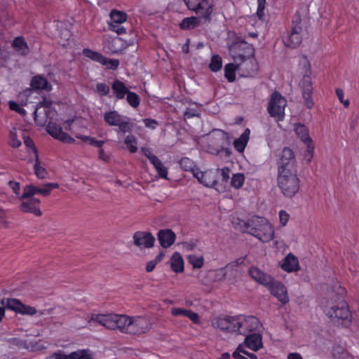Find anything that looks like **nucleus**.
I'll list each match as a JSON object with an SVG mask.
<instances>
[{
    "mask_svg": "<svg viewBox=\"0 0 359 359\" xmlns=\"http://www.w3.org/2000/svg\"><path fill=\"white\" fill-rule=\"evenodd\" d=\"M290 215L286 210H280L278 212V222L280 227L286 226L288 222L290 221Z\"/></svg>",
    "mask_w": 359,
    "mask_h": 359,
    "instance_id": "4d7b16f0",
    "label": "nucleus"
},
{
    "mask_svg": "<svg viewBox=\"0 0 359 359\" xmlns=\"http://www.w3.org/2000/svg\"><path fill=\"white\" fill-rule=\"evenodd\" d=\"M103 118L108 125L118 126L122 131H126L128 126L127 118L121 116L115 110L104 112Z\"/></svg>",
    "mask_w": 359,
    "mask_h": 359,
    "instance_id": "dca6fc26",
    "label": "nucleus"
},
{
    "mask_svg": "<svg viewBox=\"0 0 359 359\" xmlns=\"http://www.w3.org/2000/svg\"><path fill=\"white\" fill-rule=\"evenodd\" d=\"M83 54L85 57L90 58V60L95 61L97 62H100L101 60L102 59V55L100 54L98 52L93 51L90 49H84L83 50Z\"/></svg>",
    "mask_w": 359,
    "mask_h": 359,
    "instance_id": "6e6d98bb",
    "label": "nucleus"
},
{
    "mask_svg": "<svg viewBox=\"0 0 359 359\" xmlns=\"http://www.w3.org/2000/svg\"><path fill=\"white\" fill-rule=\"evenodd\" d=\"M300 66L304 72L302 80L299 83L302 93L313 92L312 81L311 78V69L309 59L306 56H302L299 61Z\"/></svg>",
    "mask_w": 359,
    "mask_h": 359,
    "instance_id": "ddd939ff",
    "label": "nucleus"
},
{
    "mask_svg": "<svg viewBox=\"0 0 359 359\" xmlns=\"http://www.w3.org/2000/svg\"><path fill=\"white\" fill-rule=\"evenodd\" d=\"M324 312L338 325L348 326L351 322V314L348 306L341 299L335 302H327Z\"/></svg>",
    "mask_w": 359,
    "mask_h": 359,
    "instance_id": "7ed1b4c3",
    "label": "nucleus"
},
{
    "mask_svg": "<svg viewBox=\"0 0 359 359\" xmlns=\"http://www.w3.org/2000/svg\"><path fill=\"white\" fill-rule=\"evenodd\" d=\"M245 262L244 257H240L234 262H231L226 264L224 269L226 272L227 279H233L240 273L241 265Z\"/></svg>",
    "mask_w": 359,
    "mask_h": 359,
    "instance_id": "c756f323",
    "label": "nucleus"
},
{
    "mask_svg": "<svg viewBox=\"0 0 359 359\" xmlns=\"http://www.w3.org/2000/svg\"><path fill=\"white\" fill-rule=\"evenodd\" d=\"M194 176L198 182L206 187H214L217 184L216 174L212 170L203 172L198 169L194 170Z\"/></svg>",
    "mask_w": 359,
    "mask_h": 359,
    "instance_id": "b1692460",
    "label": "nucleus"
},
{
    "mask_svg": "<svg viewBox=\"0 0 359 359\" xmlns=\"http://www.w3.org/2000/svg\"><path fill=\"white\" fill-rule=\"evenodd\" d=\"M238 65V72L242 76H252L258 72L259 66L257 60L253 56L248 57L236 63Z\"/></svg>",
    "mask_w": 359,
    "mask_h": 359,
    "instance_id": "4468645a",
    "label": "nucleus"
},
{
    "mask_svg": "<svg viewBox=\"0 0 359 359\" xmlns=\"http://www.w3.org/2000/svg\"><path fill=\"white\" fill-rule=\"evenodd\" d=\"M302 27L299 25H295L292 31L283 37V43L285 46L294 48L302 42Z\"/></svg>",
    "mask_w": 359,
    "mask_h": 359,
    "instance_id": "6ab92c4d",
    "label": "nucleus"
},
{
    "mask_svg": "<svg viewBox=\"0 0 359 359\" xmlns=\"http://www.w3.org/2000/svg\"><path fill=\"white\" fill-rule=\"evenodd\" d=\"M238 316H224L217 318L214 323L215 326L217 328L230 332H238L239 325Z\"/></svg>",
    "mask_w": 359,
    "mask_h": 359,
    "instance_id": "2eb2a0df",
    "label": "nucleus"
},
{
    "mask_svg": "<svg viewBox=\"0 0 359 359\" xmlns=\"http://www.w3.org/2000/svg\"><path fill=\"white\" fill-rule=\"evenodd\" d=\"M111 22L113 24H122L127 20V15L123 11L113 10L110 13Z\"/></svg>",
    "mask_w": 359,
    "mask_h": 359,
    "instance_id": "a18cd8bd",
    "label": "nucleus"
},
{
    "mask_svg": "<svg viewBox=\"0 0 359 359\" xmlns=\"http://www.w3.org/2000/svg\"><path fill=\"white\" fill-rule=\"evenodd\" d=\"M250 130L249 128H246L241 135L238 139L235 140L233 146L237 151L240 153H243L250 139Z\"/></svg>",
    "mask_w": 359,
    "mask_h": 359,
    "instance_id": "e433bc0d",
    "label": "nucleus"
},
{
    "mask_svg": "<svg viewBox=\"0 0 359 359\" xmlns=\"http://www.w3.org/2000/svg\"><path fill=\"white\" fill-rule=\"evenodd\" d=\"M232 356L235 359H257L256 355L249 353L244 349L243 344H239L238 346L236 351L232 353Z\"/></svg>",
    "mask_w": 359,
    "mask_h": 359,
    "instance_id": "79ce46f5",
    "label": "nucleus"
},
{
    "mask_svg": "<svg viewBox=\"0 0 359 359\" xmlns=\"http://www.w3.org/2000/svg\"><path fill=\"white\" fill-rule=\"evenodd\" d=\"M249 273L252 279L257 283L268 287L273 280V277L262 271L257 267L252 266L249 269Z\"/></svg>",
    "mask_w": 359,
    "mask_h": 359,
    "instance_id": "393cba45",
    "label": "nucleus"
},
{
    "mask_svg": "<svg viewBox=\"0 0 359 359\" xmlns=\"http://www.w3.org/2000/svg\"><path fill=\"white\" fill-rule=\"evenodd\" d=\"M96 89L98 93L102 96L107 95L110 90L109 86L104 83H98L96 85Z\"/></svg>",
    "mask_w": 359,
    "mask_h": 359,
    "instance_id": "0e129e2a",
    "label": "nucleus"
},
{
    "mask_svg": "<svg viewBox=\"0 0 359 359\" xmlns=\"http://www.w3.org/2000/svg\"><path fill=\"white\" fill-rule=\"evenodd\" d=\"M123 315L115 313H92L87 318V325L92 328L96 325H101L108 329H118L121 331Z\"/></svg>",
    "mask_w": 359,
    "mask_h": 359,
    "instance_id": "39448f33",
    "label": "nucleus"
},
{
    "mask_svg": "<svg viewBox=\"0 0 359 359\" xmlns=\"http://www.w3.org/2000/svg\"><path fill=\"white\" fill-rule=\"evenodd\" d=\"M8 185L10 188L12 189L13 193L16 195V196L20 199L23 200L26 198H22V194H20V184L19 182H15V181H10L8 182Z\"/></svg>",
    "mask_w": 359,
    "mask_h": 359,
    "instance_id": "680f3d73",
    "label": "nucleus"
},
{
    "mask_svg": "<svg viewBox=\"0 0 359 359\" xmlns=\"http://www.w3.org/2000/svg\"><path fill=\"white\" fill-rule=\"evenodd\" d=\"M25 139V132L20 128H13L9 133V145L13 148H18L22 144Z\"/></svg>",
    "mask_w": 359,
    "mask_h": 359,
    "instance_id": "2f4dec72",
    "label": "nucleus"
},
{
    "mask_svg": "<svg viewBox=\"0 0 359 359\" xmlns=\"http://www.w3.org/2000/svg\"><path fill=\"white\" fill-rule=\"evenodd\" d=\"M271 294L276 297L282 304H285L289 302V296L286 287L280 282L276 281L274 279L267 287Z\"/></svg>",
    "mask_w": 359,
    "mask_h": 359,
    "instance_id": "f3484780",
    "label": "nucleus"
},
{
    "mask_svg": "<svg viewBox=\"0 0 359 359\" xmlns=\"http://www.w3.org/2000/svg\"><path fill=\"white\" fill-rule=\"evenodd\" d=\"M188 260L194 269H201L204 264V258L202 255H191L188 257Z\"/></svg>",
    "mask_w": 359,
    "mask_h": 359,
    "instance_id": "8fccbe9b",
    "label": "nucleus"
},
{
    "mask_svg": "<svg viewBox=\"0 0 359 359\" xmlns=\"http://www.w3.org/2000/svg\"><path fill=\"white\" fill-rule=\"evenodd\" d=\"M306 147V149L303 152V160L306 163H310L314 156L315 146L313 141L304 144Z\"/></svg>",
    "mask_w": 359,
    "mask_h": 359,
    "instance_id": "49530a36",
    "label": "nucleus"
},
{
    "mask_svg": "<svg viewBox=\"0 0 359 359\" xmlns=\"http://www.w3.org/2000/svg\"><path fill=\"white\" fill-rule=\"evenodd\" d=\"M34 118L39 127L46 126V132L53 138L63 143L73 144L75 140L66 131L73 132V125L76 121L75 116L65 117L53 108L52 102L43 98L34 111Z\"/></svg>",
    "mask_w": 359,
    "mask_h": 359,
    "instance_id": "f257e3e1",
    "label": "nucleus"
},
{
    "mask_svg": "<svg viewBox=\"0 0 359 359\" xmlns=\"http://www.w3.org/2000/svg\"><path fill=\"white\" fill-rule=\"evenodd\" d=\"M278 185L283 194L287 198H292L298 193L300 189V180L297 176V171L283 170L278 172Z\"/></svg>",
    "mask_w": 359,
    "mask_h": 359,
    "instance_id": "20e7f679",
    "label": "nucleus"
},
{
    "mask_svg": "<svg viewBox=\"0 0 359 359\" xmlns=\"http://www.w3.org/2000/svg\"><path fill=\"white\" fill-rule=\"evenodd\" d=\"M165 253L163 251H161L156 256V257L152 259V260H150L149 262H148L146 264V271L147 272H151L154 271V269H155L156 266L160 263L161 262H162L163 260V259L165 258Z\"/></svg>",
    "mask_w": 359,
    "mask_h": 359,
    "instance_id": "09e8293b",
    "label": "nucleus"
},
{
    "mask_svg": "<svg viewBox=\"0 0 359 359\" xmlns=\"http://www.w3.org/2000/svg\"><path fill=\"white\" fill-rule=\"evenodd\" d=\"M142 151L154 166L158 176L163 179H168V170L159 158L148 148H142Z\"/></svg>",
    "mask_w": 359,
    "mask_h": 359,
    "instance_id": "aec40b11",
    "label": "nucleus"
},
{
    "mask_svg": "<svg viewBox=\"0 0 359 359\" xmlns=\"http://www.w3.org/2000/svg\"><path fill=\"white\" fill-rule=\"evenodd\" d=\"M8 104L11 110L15 111L22 115H25L26 114V111L15 102L10 101Z\"/></svg>",
    "mask_w": 359,
    "mask_h": 359,
    "instance_id": "338daca9",
    "label": "nucleus"
},
{
    "mask_svg": "<svg viewBox=\"0 0 359 359\" xmlns=\"http://www.w3.org/2000/svg\"><path fill=\"white\" fill-rule=\"evenodd\" d=\"M238 72V65L234 62L229 63L224 67V76L229 82H233L236 79V72Z\"/></svg>",
    "mask_w": 359,
    "mask_h": 359,
    "instance_id": "37998d69",
    "label": "nucleus"
},
{
    "mask_svg": "<svg viewBox=\"0 0 359 359\" xmlns=\"http://www.w3.org/2000/svg\"><path fill=\"white\" fill-rule=\"evenodd\" d=\"M24 201L20 206V210L29 212L39 217L41 215L40 210V200L33 196L23 199Z\"/></svg>",
    "mask_w": 359,
    "mask_h": 359,
    "instance_id": "5701e85b",
    "label": "nucleus"
},
{
    "mask_svg": "<svg viewBox=\"0 0 359 359\" xmlns=\"http://www.w3.org/2000/svg\"><path fill=\"white\" fill-rule=\"evenodd\" d=\"M170 265L172 271L179 273L184 270V262L182 256L178 252H175L170 259Z\"/></svg>",
    "mask_w": 359,
    "mask_h": 359,
    "instance_id": "72a5a7b5",
    "label": "nucleus"
},
{
    "mask_svg": "<svg viewBox=\"0 0 359 359\" xmlns=\"http://www.w3.org/2000/svg\"><path fill=\"white\" fill-rule=\"evenodd\" d=\"M187 8L200 18L206 20H210V16L214 11V0H184Z\"/></svg>",
    "mask_w": 359,
    "mask_h": 359,
    "instance_id": "1a4fd4ad",
    "label": "nucleus"
},
{
    "mask_svg": "<svg viewBox=\"0 0 359 359\" xmlns=\"http://www.w3.org/2000/svg\"><path fill=\"white\" fill-rule=\"evenodd\" d=\"M312 93H313V92L302 93L304 105L308 109H311L314 106V102H313V100L312 97Z\"/></svg>",
    "mask_w": 359,
    "mask_h": 359,
    "instance_id": "052dcab7",
    "label": "nucleus"
},
{
    "mask_svg": "<svg viewBox=\"0 0 359 359\" xmlns=\"http://www.w3.org/2000/svg\"><path fill=\"white\" fill-rule=\"evenodd\" d=\"M170 312L171 314L175 317L185 316L187 317L194 324H201L199 315L190 309L175 307L171 309Z\"/></svg>",
    "mask_w": 359,
    "mask_h": 359,
    "instance_id": "c85d7f7f",
    "label": "nucleus"
},
{
    "mask_svg": "<svg viewBox=\"0 0 359 359\" xmlns=\"http://www.w3.org/2000/svg\"><path fill=\"white\" fill-rule=\"evenodd\" d=\"M175 239L176 235L170 229H162L158 233L159 243L164 248L170 247L175 243Z\"/></svg>",
    "mask_w": 359,
    "mask_h": 359,
    "instance_id": "cd10ccee",
    "label": "nucleus"
},
{
    "mask_svg": "<svg viewBox=\"0 0 359 359\" xmlns=\"http://www.w3.org/2000/svg\"><path fill=\"white\" fill-rule=\"evenodd\" d=\"M12 47L21 55H27L29 52V48L25 39L22 36L15 37L12 42Z\"/></svg>",
    "mask_w": 359,
    "mask_h": 359,
    "instance_id": "c9c22d12",
    "label": "nucleus"
},
{
    "mask_svg": "<svg viewBox=\"0 0 359 359\" xmlns=\"http://www.w3.org/2000/svg\"><path fill=\"white\" fill-rule=\"evenodd\" d=\"M142 151L154 166L158 176L163 179H168V170L159 158L148 148H142Z\"/></svg>",
    "mask_w": 359,
    "mask_h": 359,
    "instance_id": "412c9836",
    "label": "nucleus"
},
{
    "mask_svg": "<svg viewBox=\"0 0 359 359\" xmlns=\"http://www.w3.org/2000/svg\"><path fill=\"white\" fill-rule=\"evenodd\" d=\"M228 50L229 55L236 64L241 62L245 58L255 55L253 47L238 39H236L231 43H228Z\"/></svg>",
    "mask_w": 359,
    "mask_h": 359,
    "instance_id": "6e6552de",
    "label": "nucleus"
},
{
    "mask_svg": "<svg viewBox=\"0 0 359 359\" xmlns=\"http://www.w3.org/2000/svg\"><path fill=\"white\" fill-rule=\"evenodd\" d=\"M68 354H66L65 353L62 351H58L56 353H54L53 354L48 356L45 359H68Z\"/></svg>",
    "mask_w": 359,
    "mask_h": 359,
    "instance_id": "774afa93",
    "label": "nucleus"
},
{
    "mask_svg": "<svg viewBox=\"0 0 359 359\" xmlns=\"http://www.w3.org/2000/svg\"><path fill=\"white\" fill-rule=\"evenodd\" d=\"M278 172H281L283 170L294 171L296 168V160L294 154L290 148L285 147L280 154L278 161Z\"/></svg>",
    "mask_w": 359,
    "mask_h": 359,
    "instance_id": "9b49d317",
    "label": "nucleus"
},
{
    "mask_svg": "<svg viewBox=\"0 0 359 359\" xmlns=\"http://www.w3.org/2000/svg\"><path fill=\"white\" fill-rule=\"evenodd\" d=\"M31 86L34 89L45 90L50 91L52 89L51 85L47 79L41 75L34 76L31 81Z\"/></svg>",
    "mask_w": 359,
    "mask_h": 359,
    "instance_id": "4c0bfd02",
    "label": "nucleus"
},
{
    "mask_svg": "<svg viewBox=\"0 0 359 359\" xmlns=\"http://www.w3.org/2000/svg\"><path fill=\"white\" fill-rule=\"evenodd\" d=\"M242 344L244 345V349L247 347L253 351H257L263 346L262 337L259 333L248 334Z\"/></svg>",
    "mask_w": 359,
    "mask_h": 359,
    "instance_id": "bb28decb",
    "label": "nucleus"
},
{
    "mask_svg": "<svg viewBox=\"0 0 359 359\" xmlns=\"http://www.w3.org/2000/svg\"><path fill=\"white\" fill-rule=\"evenodd\" d=\"M1 304L3 307L0 306V323L5 316V309L27 316H34L38 313L35 307L24 304L18 299L4 298L1 300Z\"/></svg>",
    "mask_w": 359,
    "mask_h": 359,
    "instance_id": "0eeeda50",
    "label": "nucleus"
},
{
    "mask_svg": "<svg viewBox=\"0 0 359 359\" xmlns=\"http://www.w3.org/2000/svg\"><path fill=\"white\" fill-rule=\"evenodd\" d=\"M75 136L76 138L81 140L84 143L92 145L97 148H101L105 142L104 140H96L93 137L88 136V135H81L79 133H75Z\"/></svg>",
    "mask_w": 359,
    "mask_h": 359,
    "instance_id": "a19ab883",
    "label": "nucleus"
},
{
    "mask_svg": "<svg viewBox=\"0 0 359 359\" xmlns=\"http://www.w3.org/2000/svg\"><path fill=\"white\" fill-rule=\"evenodd\" d=\"M222 66V57L218 55H214L211 57L209 65L210 69L214 72H218Z\"/></svg>",
    "mask_w": 359,
    "mask_h": 359,
    "instance_id": "3c124183",
    "label": "nucleus"
},
{
    "mask_svg": "<svg viewBox=\"0 0 359 359\" xmlns=\"http://www.w3.org/2000/svg\"><path fill=\"white\" fill-rule=\"evenodd\" d=\"M294 131L303 144L313 142L309 135V130L304 124L297 123L294 125Z\"/></svg>",
    "mask_w": 359,
    "mask_h": 359,
    "instance_id": "473e14b6",
    "label": "nucleus"
},
{
    "mask_svg": "<svg viewBox=\"0 0 359 359\" xmlns=\"http://www.w3.org/2000/svg\"><path fill=\"white\" fill-rule=\"evenodd\" d=\"M239 325L238 333L241 334H245L254 330H259L262 325L259 319L255 316H245L243 315L238 316Z\"/></svg>",
    "mask_w": 359,
    "mask_h": 359,
    "instance_id": "f8f14e48",
    "label": "nucleus"
},
{
    "mask_svg": "<svg viewBox=\"0 0 359 359\" xmlns=\"http://www.w3.org/2000/svg\"><path fill=\"white\" fill-rule=\"evenodd\" d=\"M112 90L118 99H123L129 90L124 83L120 81H115L112 84Z\"/></svg>",
    "mask_w": 359,
    "mask_h": 359,
    "instance_id": "ea45409f",
    "label": "nucleus"
},
{
    "mask_svg": "<svg viewBox=\"0 0 359 359\" xmlns=\"http://www.w3.org/2000/svg\"><path fill=\"white\" fill-rule=\"evenodd\" d=\"M180 166L185 170H190L194 173V170L197 168H194V163L189 158H183L180 162Z\"/></svg>",
    "mask_w": 359,
    "mask_h": 359,
    "instance_id": "13d9d810",
    "label": "nucleus"
},
{
    "mask_svg": "<svg viewBox=\"0 0 359 359\" xmlns=\"http://www.w3.org/2000/svg\"><path fill=\"white\" fill-rule=\"evenodd\" d=\"M245 177L244 174L238 172L232 175L231 178V185L236 189H241L244 184Z\"/></svg>",
    "mask_w": 359,
    "mask_h": 359,
    "instance_id": "de8ad7c7",
    "label": "nucleus"
},
{
    "mask_svg": "<svg viewBox=\"0 0 359 359\" xmlns=\"http://www.w3.org/2000/svg\"><path fill=\"white\" fill-rule=\"evenodd\" d=\"M201 18L195 16L184 18L180 23V27L182 29H194L200 25Z\"/></svg>",
    "mask_w": 359,
    "mask_h": 359,
    "instance_id": "58836bf2",
    "label": "nucleus"
},
{
    "mask_svg": "<svg viewBox=\"0 0 359 359\" xmlns=\"http://www.w3.org/2000/svg\"><path fill=\"white\" fill-rule=\"evenodd\" d=\"M127 101L128 104L134 108H136L140 105L139 96L135 93L128 92L127 94Z\"/></svg>",
    "mask_w": 359,
    "mask_h": 359,
    "instance_id": "bf43d9fd",
    "label": "nucleus"
},
{
    "mask_svg": "<svg viewBox=\"0 0 359 359\" xmlns=\"http://www.w3.org/2000/svg\"><path fill=\"white\" fill-rule=\"evenodd\" d=\"M133 241L140 248H151L154 245L155 238L149 232L137 231L133 235Z\"/></svg>",
    "mask_w": 359,
    "mask_h": 359,
    "instance_id": "a211bd4d",
    "label": "nucleus"
},
{
    "mask_svg": "<svg viewBox=\"0 0 359 359\" xmlns=\"http://www.w3.org/2000/svg\"><path fill=\"white\" fill-rule=\"evenodd\" d=\"M123 323L121 326V332L130 334H140L148 331L151 323L150 320L144 316L130 317L123 315Z\"/></svg>",
    "mask_w": 359,
    "mask_h": 359,
    "instance_id": "423d86ee",
    "label": "nucleus"
},
{
    "mask_svg": "<svg viewBox=\"0 0 359 359\" xmlns=\"http://www.w3.org/2000/svg\"><path fill=\"white\" fill-rule=\"evenodd\" d=\"M257 10L256 12L257 16L259 19H262L264 16V9L266 6V0H257Z\"/></svg>",
    "mask_w": 359,
    "mask_h": 359,
    "instance_id": "e2e57ef3",
    "label": "nucleus"
},
{
    "mask_svg": "<svg viewBox=\"0 0 359 359\" xmlns=\"http://www.w3.org/2000/svg\"><path fill=\"white\" fill-rule=\"evenodd\" d=\"M119 25L120 24L109 23V29L118 34L126 33V29L123 26H121Z\"/></svg>",
    "mask_w": 359,
    "mask_h": 359,
    "instance_id": "69168bd1",
    "label": "nucleus"
},
{
    "mask_svg": "<svg viewBox=\"0 0 359 359\" xmlns=\"http://www.w3.org/2000/svg\"><path fill=\"white\" fill-rule=\"evenodd\" d=\"M68 359H93L92 353L88 349H81L68 354Z\"/></svg>",
    "mask_w": 359,
    "mask_h": 359,
    "instance_id": "c03bdc74",
    "label": "nucleus"
},
{
    "mask_svg": "<svg viewBox=\"0 0 359 359\" xmlns=\"http://www.w3.org/2000/svg\"><path fill=\"white\" fill-rule=\"evenodd\" d=\"M127 149L131 153H135L137 150V139L133 135H128L124 141Z\"/></svg>",
    "mask_w": 359,
    "mask_h": 359,
    "instance_id": "864d4df0",
    "label": "nucleus"
},
{
    "mask_svg": "<svg viewBox=\"0 0 359 359\" xmlns=\"http://www.w3.org/2000/svg\"><path fill=\"white\" fill-rule=\"evenodd\" d=\"M280 268L287 273L297 272L300 270L299 261L294 254L288 253L280 262Z\"/></svg>",
    "mask_w": 359,
    "mask_h": 359,
    "instance_id": "4be33fe9",
    "label": "nucleus"
},
{
    "mask_svg": "<svg viewBox=\"0 0 359 359\" xmlns=\"http://www.w3.org/2000/svg\"><path fill=\"white\" fill-rule=\"evenodd\" d=\"M23 140H24L25 145L27 148V152L29 154V158H30V156H32V158L38 156L39 153H38L36 148L34 146L33 141L29 138H26L25 137V139H23Z\"/></svg>",
    "mask_w": 359,
    "mask_h": 359,
    "instance_id": "603ef678",
    "label": "nucleus"
},
{
    "mask_svg": "<svg viewBox=\"0 0 359 359\" xmlns=\"http://www.w3.org/2000/svg\"><path fill=\"white\" fill-rule=\"evenodd\" d=\"M50 188L48 187L47 184L41 187H38L33 184H28L23 188L22 198H29L37 194L43 196H47L50 195Z\"/></svg>",
    "mask_w": 359,
    "mask_h": 359,
    "instance_id": "a878e982",
    "label": "nucleus"
},
{
    "mask_svg": "<svg viewBox=\"0 0 359 359\" xmlns=\"http://www.w3.org/2000/svg\"><path fill=\"white\" fill-rule=\"evenodd\" d=\"M286 105L285 99L280 93L275 92L271 95L267 110L272 117L276 118L278 121H281L284 118Z\"/></svg>",
    "mask_w": 359,
    "mask_h": 359,
    "instance_id": "9d476101",
    "label": "nucleus"
},
{
    "mask_svg": "<svg viewBox=\"0 0 359 359\" xmlns=\"http://www.w3.org/2000/svg\"><path fill=\"white\" fill-rule=\"evenodd\" d=\"M231 222L235 228L248 233L261 242L269 243L274 238V226L264 217L254 215L245 222L237 217L233 216Z\"/></svg>",
    "mask_w": 359,
    "mask_h": 359,
    "instance_id": "f03ea898",
    "label": "nucleus"
},
{
    "mask_svg": "<svg viewBox=\"0 0 359 359\" xmlns=\"http://www.w3.org/2000/svg\"><path fill=\"white\" fill-rule=\"evenodd\" d=\"M29 162L33 163V168L35 175L39 179H45L48 176V171L39 159V156L34 158L30 156Z\"/></svg>",
    "mask_w": 359,
    "mask_h": 359,
    "instance_id": "f704fd0d",
    "label": "nucleus"
},
{
    "mask_svg": "<svg viewBox=\"0 0 359 359\" xmlns=\"http://www.w3.org/2000/svg\"><path fill=\"white\" fill-rule=\"evenodd\" d=\"M100 63L107 69H116L118 67L119 61L116 59H109L102 56V59Z\"/></svg>",
    "mask_w": 359,
    "mask_h": 359,
    "instance_id": "5fc2aeb1",
    "label": "nucleus"
},
{
    "mask_svg": "<svg viewBox=\"0 0 359 359\" xmlns=\"http://www.w3.org/2000/svg\"><path fill=\"white\" fill-rule=\"evenodd\" d=\"M13 344L20 348H25L29 351H39L46 348V346L42 344L41 341L27 342V341L14 339Z\"/></svg>",
    "mask_w": 359,
    "mask_h": 359,
    "instance_id": "7c9ffc66",
    "label": "nucleus"
}]
</instances>
